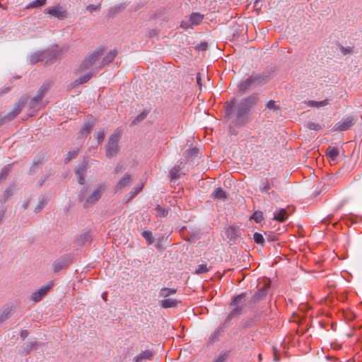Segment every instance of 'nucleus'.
Instances as JSON below:
<instances>
[{
	"instance_id": "1",
	"label": "nucleus",
	"mask_w": 362,
	"mask_h": 362,
	"mask_svg": "<svg viewBox=\"0 0 362 362\" xmlns=\"http://www.w3.org/2000/svg\"><path fill=\"white\" fill-rule=\"evenodd\" d=\"M105 48L98 47L93 52L88 53L81 62L78 72L81 73L86 70L97 74L103 66L112 62L117 52L116 49L110 50L104 57Z\"/></svg>"
},
{
	"instance_id": "2",
	"label": "nucleus",
	"mask_w": 362,
	"mask_h": 362,
	"mask_svg": "<svg viewBox=\"0 0 362 362\" xmlns=\"http://www.w3.org/2000/svg\"><path fill=\"white\" fill-rule=\"evenodd\" d=\"M258 100L259 95L257 93H253L243 98L236 105L235 101H231L226 105V110L228 114H230L233 109H234L236 124L244 126L250 122V112L251 109L256 105Z\"/></svg>"
},
{
	"instance_id": "3",
	"label": "nucleus",
	"mask_w": 362,
	"mask_h": 362,
	"mask_svg": "<svg viewBox=\"0 0 362 362\" xmlns=\"http://www.w3.org/2000/svg\"><path fill=\"white\" fill-rule=\"evenodd\" d=\"M106 188L107 185L105 183L95 186L92 190H89L88 187L84 186L78 193V202L84 208H89L100 199Z\"/></svg>"
},
{
	"instance_id": "4",
	"label": "nucleus",
	"mask_w": 362,
	"mask_h": 362,
	"mask_svg": "<svg viewBox=\"0 0 362 362\" xmlns=\"http://www.w3.org/2000/svg\"><path fill=\"white\" fill-rule=\"evenodd\" d=\"M247 293H242L235 296L230 303L233 307L232 310L226 319V322H230L232 319L238 317L241 315L245 313L247 309L253 308L254 305H249Z\"/></svg>"
},
{
	"instance_id": "5",
	"label": "nucleus",
	"mask_w": 362,
	"mask_h": 362,
	"mask_svg": "<svg viewBox=\"0 0 362 362\" xmlns=\"http://www.w3.org/2000/svg\"><path fill=\"white\" fill-rule=\"evenodd\" d=\"M62 57V50L52 49L33 53L30 55V61L32 64H36L39 62H45V64H52Z\"/></svg>"
},
{
	"instance_id": "6",
	"label": "nucleus",
	"mask_w": 362,
	"mask_h": 362,
	"mask_svg": "<svg viewBox=\"0 0 362 362\" xmlns=\"http://www.w3.org/2000/svg\"><path fill=\"white\" fill-rule=\"evenodd\" d=\"M269 80L268 73L253 74L245 81L239 85V92L244 94L247 92L250 86H259L265 84Z\"/></svg>"
},
{
	"instance_id": "7",
	"label": "nucleus",
	"mask_w": 362,
	"mask_h": 362,
	"mask_svg": "<svg viewBox=\"0 0 362 362\" xmlns=\"http://www.w3.org/2000/svg\"><path fill=\"white\" fill-rule=\"evenodd\" d=\"M122 130L117 129L109 137L107 144L105 146V155L108 158L116 156L120 150L119 141L122 137Z\"/></svg>"
},
{
	"instance_id": "8",
	"label": "nucleus",
	"mask_w": 362,
	"mask_h": 362,
	"mask_svg": "<svg viewBox=\"0 0 362 362\" xmlns=\"http://www.w3.org/2000/svg\"><path fill=\"white\" fill-rule=\"evenodd\" d=\"M27 100L28 97H22L19 101L15 104L13 110L11 112H8L4 117L0 118V126H1L5 122L13 119L21 112Z\"/></svg>"
},
{
	"instance_id": "9",
	"label": "nucleus",
	"mask_w": 362,
	"mask_h": 362,
	"mask_svg": "<svg viewBox=\"0 0 362 362\" xmlns=\"http://www.w3.org/2000/svg\"><path fill=\"white\" fill-rule=\"evenodd\" d=\"M270 285V281H264L262 287H261L248 301L249 305H255L256 303L264 299L268 293Z\"/></svg>"
},
{
	"instance_id": "10",
	"label": "nucleus",
	"mask_w": 362,
	"mask_h": 362,
	"mask_svg": "<svg viewBox=\"0 0 362 362\" xmlns=\"http://www.w3.org/2000/svg\"><path fill=\"white\" fill-rule=\"evenodd\" d=\"M54 281H50L45 285L40 287L38 290L33 292L30 296V300L35 303L40 302L53 287Z\"/></svg>"
},
{
	"instance_id": "11",
	"label": "nucleus",
	"mask_w": 362,
	"mask_h": 362,
	"mask_svg": "<svg viewBox=\"0 0 362 362\" xmlns=\"http://www.w3.org/2000/svg\"><path fill=\"white\" fill-rule=\"evenodd\" d=\"M45 13L49 14L54 17L57 18L59 20H64L67 18L68 13L61 6H57L51 8H47L44 11Z\"/></svg>"
},
{
	"instance_id": "12",
	"label": "nucleus",
	"mask_w": 362,
	"mask_h": 362,
	"mask_svg": "<svg viewBox=\"0 0 362 362\" xmlns=\"http://www.w3.org/2000/svg\"><path fill=\"white\" fill-rule=\"evenodd\" d=\"M356 121L353 117H348L344 118L341 122H339L334 127V131H346L351 128L354 124Z\"/></svg>"
},
{
	"instance_id": "13",
	"label": "nucleus",
	"mask_w": 362,
	"mask_h": 362,
	"mask_svg": "<svg viewBox=\"0 0 362 362\" xmlns=\"http://www.w3.org/2000/svg\"><path fill=\"white\" fill-rule=\"evenodd\" d=\"M133 178L130 174L126 173L124 176L117 182L115 186V192H118L129 186L132 182Z\"/></svg>"
},
{
	"instance_id": "14",
	"label": "nucleus",
	"mask_w": 362,
	"mask_h": 362,
	"mask_svg": "<svg viewBox=\"0 0 362 362\" xmlns=\"http://www.w3.org/2000/svg\"><path fill=\"white\" fill-rule=\"evenodd\" d=\"M88 160H84L76 170V174L78 176V182L81 185H83L85 182L84 174L88 168Z\"/></svg>"
},
{
	"instance_id": "15",
	"label": "nucleus",
	"mask_w": 362,
	"mask_h": 362,
	"mask_svg": "<svg viewBox=\"0 0 362 362\" xmlns=\"http://www.w3.org/2000/svg\"><path fill=\"white\" fill-rule=\"evenodd\" d=\"M70 264V259L68 257H62L55 260L52 264L53 271L58 272L60 270L66 268Z\"/></svg>"
},
{
	"instance_id": "16",
	"label": "nucleus",
	"mask_w": 362,
	"mask_h": 362,
	"mask_svg": "<svg viewBox=\"0 0 362 362\" xmlns=\"http://www.w3.org/2000/svg\"><path fill=\"white\" fill-rule=\"evenodd\" d=\"M13 310V306L6 305L0 309V323L4 322L11 315Z\"/></svg>"
},
{
	"instance_id": "17",
	"label": "nucleus",
	"mask_w": 362,
	"mask_h": 362,
	"mask_svg": "<svg viewBox=\"0 0 362 362\" xmlns=\"http://www.w3.org/2000/svg\"><path fill=\"white\" fill-rule=\"evenodd\" d=\"M288 218V214L286 209H280L274 213V219L279 222H284Z\"/></svg>"
},
{
	"instance_id": "18",
	"label": "nucleus",
	"mask_w": 362,
	"mask_h": 362,
	"mask_svg": "<svg viewBox=\"0 0 362 362\" xmlns=\"http://www.w3.org/2000/svg\"><path fill=\"white\" fill-rule=\"evenodd\" d=\"M153 357V351L150 350H146L142 351L139 355L135 358V362H142L143 360H152Z\"/></svg>"
},
{
	"instance_id": "19",
	"label": "nucleus",
	"mask_w": 362,
	"mask_h": 362,
	"mask_svg": "<svg viewBox=\"0 0 362 362\" xmlns=\"http://www.w3.org/2000/svg\"><path fill=\"white\" fill-rule=\"evenodd\" d=\"M339 155L338 148L329 146L326 150V156L331 160H335Z\"/></svg>"
},
{
	"instance_id": "20",
	"label": "nucleus",
	"mask_w": 362,
	"mask_h": 362,
	"mask_svg": "<svg viewBox=\"0 0 362 362\" xmlns=\"http://www.w3.org/2000/svg\"><path fill=\"white\" fill-rule=\"evenodd\" d=\"M94 126V121L88 122L84 124L83 127L79 132V134L81 137H85L90 134Z\"/></svg>"
},
{
	"instance_id": "21",
	"label": "nucleus",
	"mask_w": 362,
	"mask_h": 362,
	"mask_svg": "<svg viewBox=\"0 0 362 362\" xmlns=\"http://www.w3.org/2000/svg\"><path fill=\"white\" fill-rule=\"evenodd\" d=\"M51 86H52V83L51 82L47 81V82L44 83L42 84V86L40 88V89L37 91V93L36 95L37 98H40V99L42 100V98L46 94V93L50 88Z\"/></svg>"
},
{
	"instance_id": "22",
	"label": "nucleus",
	"mask_w": 362,
	"mask_h": 362,
	"mask_svg": "<svg viewBox=\"0 0 362 362\" xmlns=\"http://www.w3.org/2000/svg\"><path fill=\"white\" fill-rule=\"evenodd\" d=\"M92 240V235L90 232H86L80 235L77 239L79 245H85L86 243L90 242Z\"/></svg>"
},
{
	"instance_id": "23",
	"label": "nucleus",
	"mask_w": 362,
	"mask_h": 362,
	"mask_svg": "<svg viewBox=\"0 0 362 362\" xmlns=\"http://www.w3.org/2000/svg\"><path fill=\"white\" fill-rule=\"evenodd\" d=\"M178 303H180V301L175 299L168 298L161 300L160 305L164 308H175L177 305Z\"/></svg>"
},
{
	"instance_id": "24",
	"label": "nucleus",
	"mask_w": 362,
	"mask_h": 362,
	"mask_svg": "<svg viewBox=\"0 0 362 362\" xmlns=\"http://www.w3.org/2000/svg\"><path fill=\"white\" fill-rule=\"evenodd\" d=\"M306 105L309 107H324V106H326L327 105L329 104V99H325L324 100H322V101H315V100H308V102L305 103Z\"/></svg>"
},
{
	"instance_id": "25",
	"label": "nucleus",
	"mask_w": 362,
	"mask_h": 362,
	"mask_svg": "<svg viewBox=\"0 0 362 362\" xmlns=\"http://www.w3.org/2000/svg\"><path fill=\"white\" fill-rule=\"evenodd\" d=\"M143 185L135 186L131 192L128 194L126 198V202H128L134 199L143 189Z\"/></svg>"
},
{
	"instance_id": "26",
	"label": "nucleus",
	"mask_w": 362,
	"mask_h": 362,
	"mask_svg": "<svg viewBox=\"0 0 362 362\" xmlns=\"http://www.w3.org/2000/svg\"><path fill=\"white\" fill-rule=\"evenodd\" d=\"M211 197L214 199L225 200L227 198V195L224 190L218 187L214 191Z\"/></svg>"
},
{
	"instance_id": "27",
	"label": "nucleus",
	"mask_w": 362,
	"mask_h": 362,
	"mask_svg": "<svg viewBox=\"0 0 362 362\" xmlns=\"http://www.w3.org/2000/svg\"><path fill=\"white\" fill-rule=\"evenodd\" d=\"M95 74V73L89 71L86 75L75 80V81H74L75 86L83 84V83L88 82L91 78V77Z\"/></svg>"
},
{
	"instance_id": "28",
	"label": "nucleus",
	"mask_w": 362,
	"mask_h": 362,
	"mask_svg": "<svg viewBox=\"0 0 362 362\" xmlns=\"http://www.w3.org/2000/svg\"><path fill=\"white\" fill-rule=\"evenodd\" d=\"M182 162L179 165H175L170 171V176L172 180H177L180 177V171L182 169Z\"/></svg>"
},
{
	"instance_id": "29",
	"label": "nucleus",
	"mask_w": 362,
	"mask_h": 362,
	"mask_svg": "<svg viewBox=\"0 0 362 362\" xmlns=\"http://www.w3.org/2000/svg\"><path fill=\"white\" fill-rule=\"evenodd\" d=\"M204 15L199 13H192L190 15L189 21L192 25H199L203 20Z\"/></svg>"
},
{
	"instance_id": "30",
	"label": "nucleus",
	"mask_w": 362,
	"mask_h": 362,
	"mask_svg": "<svg viewBox=\"0 0 362 362\" xmlns=\"http://www.w3.org/2000/svg\"><path fill=\"white\" fill-rule=\"evenodd\" d=\"M175 293L176 290L175 288H163L160 291L159 296L160 297L166 298Z\"/></svg>"
},
{
	"instance_id": "31",
	"label": "nucleus",
	"mask_w": 362,
	"mask_h": 362,
	"mask_svg": "<svg viewBox=\"0 0 362 362\" xmlns=\"http://www.w3.org/2000/svg\"><path fill=\"white\" fill-rule=\"evenodd\" d=\"M154 210L156 212L155 214L157 217H165L168 214V210L165 209L160 205H158Z\"/></svg>"
},
{
	"instance_id": "32",
	"label": "nucleus",
	"mask_w": 362,
	"mask_h": 362,
	"mask_svg": "<svg viewBox=\"0 0 362 362\" xmlns=\"http://www.w3.org/2000/svg\"><path fill=\"white\" fill-rule=\"evenodd\" d=\"M270 182L267 178L262 180L259 189L262 192H267L270 189Z\"/></svg>"
},
{
	"instance_id": "33",
	"label": "nucleus",
	"mask_w": 362,
	"mask_h": 362,
	"mask_svg": "<svg viewBox=\"0 0 362 362\" xmlns=\"http://www.w3.org/2000/svg\"><path fill=\"white\" fill-rule=\"evenodd\" d=\"M13 194V187H10L8 188H7L5 192H4V194L1 199V203H5L7 202V200L8 199V198L12 196Z\"/></svg>"
},
{
	"instance_id": "34",
	"label": "nucleus",
	"mask_w": 362,
	"mask_h": 362,
	"mask_svg": "<svg viewBox=\"0 0 362 362\" xmlns=\"http://www.w3.org/2000/svg\"><path fill=\"white\" fill-rule=\"evenodd\" d=\"M306 127L310 130L320 131L322 129L323 125L313 122H308L306 124Z\"/></svg>"
},
{
	"instance_id": "35",
	"label": "nucleus",
	"mask_w": 362,
	"mask_h": 362,
	"mask_svg": "<svg viewBox=\"0 0 362 362\" xmlns=\"http://www.w3.org/2000/svg\"><path fill=\"white\" fill-rule=\"evenodd\" d=\"M78 151H79L78 148H76V149L69 151L66 155L65 160H64L65 163H66L69 162L71 159L75 158L77 156Z\"/></svg>"
},
{
	"instance_id": "36",
	"label": "nucleus",
	"mask_w": 362,
	"mask_h": 362,
	"mask_svg": "<svg viewBox=\"0 0 362 362\" xmlns=\"http://www.w3.org/2000/svg\"><path fill=\"white\" fill-rule=\"evenodd\" d=\"M209 269L207 267L206 264H202L197 266V269L194 271V274H202L208 272Z\"/></svg>"
},
{
	"instance_id": "37",
	"label": "nucleus",
	"mask_w": 362,
	"mask_h": 362,
	"mask_svg": "<svg viewBox=\"0 0 362 362\" xmlns=\"http://www.w3.org/2000/svg\"><path fill=\"white\" fill-rule=\"evenodd\" d=\"M41 100H42L40 98H37V97L36 95L35 97H33V98H31L29 102L30 108L38 110L39 108L37 107V106L40 104V103L41 102Z\"/></svg>"
},
{
	"instance_id": "38",
	"label": "nucleus",
	"mask_w": 362,
	"mask_h": 362,
	"mask_svg": "<svg viewBox=\"0 0 362 362\" xmlns=\"http://www.w3.org/2000/svg\"><path fill=\"white\" fill-rule=\"evenodd\" d=\"M148 115V112H146V111H143L142 112H141L138 116H136L134 120L132 121V125H135L138 122H140L141 121H143Z\"/></svg>"
},
{
	"instance_id": "39",
	"label": "nucleus",
	"mask_w": 362,
	"mask_h": 362,
	"mask_svg": "<svg viewBox=\"0 0 362 362\" xmlns=\"http://www.w3.org/2000/svg\"><path fill=\"white\" fill-rule=\"evenodd\" d=\"M142 236L146 240L148 245H151L154 242L152 233L149 230H144L142 233Z\"/></svg>"
},
{
	"instance_id": "40",
	"label": "nucleus",
	"mask_w": 362,
	"mask_h": 362,
	"mask_svg": "<svg viewBox=\"0 0 362 362\" xmlns=\"http://www.w3.org/2000/svg\"><path fill=\"white\" fill-rule=\"evenodd\" d=\"M11 170V165H8L6 166H4L2 170H1V172L0 173V181H2L4 180H5L9 173Z\"/></svg>"
},
{
	"instance_id": "41",
	"label": "nucleus",
	"mask_w": 362,
	"mask_h": 362,
	"mask_svg": "<svg viewBox=\"0 0 362 362\" xmlns=\"http://www.w3.org/2000/svg\"><path fill=\"white\" fill-rule=\"evenodd\" d=\"M37 346V343L35 341L30 342L28 344H27L26 347L24 349L23 354L25 355L29 354L30 352L34 349H36Z\"/></svg>"
},
{
	"instance_id": "42",
	"label": "nucleus",
	"mask_w": 362,
	"mask_h": 362,
	"mask_svg": "<svg viewBox=\"0 0 362 362\" xmlns=\"http://www.w3.org/2000/svg\"><path fill=\"white\" fill-rule=\"evenodd\" d=\"M47 0H35L30 4V8H39L46 4Z\"/></svg>"
},
{
	"instance_id": "43",
	"label": "nucleus",
	"mask_w": 362,
	"mask_h": 362,
	"mask_svg": "<svg viewBox=\"0 0 362 362\" xmlns=\"http://www.w3.org/2000/svg\"><path fill=\"white\" fill-rule=\"evenodd\" d=\"M253 239L255 242L257 244L262 245L264 242V238L263 235L259 233H255V234L253 235Z\"/></svg>"
},
{
	"instance_id": "44",
	"label": "nucleus",
	"mask_w": 362,
	"mask_h": 362,
	"mask_svg": "<svg viewBox=\"0 0 362 362\" xmlns=\"http://www.w3.org/2000/svg\"><path fill=\"white\" fill-rule=\"evenodd\" d=\"M226 232L228 233V237L230 239H233V238H235L237 235V234H236L237 230L234 226L228 227Z\"/></svg>"
},
{
	"instance_id": "45",
	"label": "nucleus",
	"mask_w": 362,
	"mask_h": 362,
	"mask_svg": "<svg viewBox=\"0 0 362 362\" xmlns=\"http://www.w3.org/2000/svg\"><path fill=\"white\" fill-rule=\"evenodd\" d=\"M252 218L257 222L260 223L263 220L262 212H255L252 215Z\"/></svg>"
},
{
	"instance_id": "46",
	"label": "nucleus",
	"mask_w": 362,
	"mask_h": 362,
	"mask_svg": "<svg viewBox=\"0 0 362 362\" xmlns=\"http://www.w3.org/2000/svg\"><path fill=\"white\" fill-rule=\"evenodd\" d=\"M266 107L268 109L274 110H276L279 108V105H276L275 103V101H274V100H269V102H267Z\"/></svg>"
},
{
	"instance_id": "47",
	"label": "nucleus",
	"mask_w": 362,
	"mask_h": 362,
	"mask_svg": "<svg viewBox=\"0 0 362 362\" xmlns=\"http://www.w3.org/2000/svg\"><path fill=\"white\" fill-rule=\"evenodd\" d=\"M42 158H35V159L33 160V165L30 168V170L31 171H34L35 166L37 165L42 164Z\"/></svg>"
},
{
	"instance_id": "48",
	"label": "nucleus",
	"mask_w": 362,
	"mask_h": 362,
	"mask_svg": "<svg viewBox=\"0 0 362 362\" xmlns=\"http://www.w3.org/2000/svg\"><path fill=\"white\" fill-rule=\"evenodd\" d=\"M197 153H198V151L196 148L189 149L185 151V156L188 157V156H197Z\"/></svg>"
},
{
	"instance_id": "49",
	"label": "nucleus",
	"mask_w": 362,
	"mask_h": 362,
	"mask_svg": "<svg viewBox=\"0 0 362 362\" xmlns=\"http://www.w3.org/2000/svg\"><path fill=\"white\" fill-rule=\"evenodd\" d=\"M104 139H105L104 132L102 131L100 132H98L97 134V140H98V144H101L103 141Z\"/></svg>"
},
{
	"instance_id": "50",
	"label": "nucleus",
	"mask_w": 362,
	"mask_h": 362,
	"mask_svg": "<svg viewBox=\"0 0 362 362\" xmlns=\"http://www.w3.org/2000/svg\"><path fill=\"white\" fill-rule=\"evenodd\" d=\"M99 8H100V5L90 4V5H88L86 7V9L88 11H89L90 12H93V11H97L98 9H99Z\"/></svg>"
},
{
	"instance_id": "51",
	"label": "nucleus",
	"mask_w": 362,
	"mask_h": 362,
	"mask_svg": "<svg viewBox=\"0 0 362 362\" xmlns=\"http://www.w3.org/2000/svg\"><path fill=\"white\" fill-rule=\"evenodd\" d=\"M119 9H120V6H116V7L110 8L108 12V16H114Z\"/></svg>"
},
{
	"instance_id": "52",
	"label": "nucleus",
	"mask_w": 362,
	"mask_h": 362,
	"mask_svg": "<svg viewBox=\"0 0 362 362\" xmlns=\"http://www.w3.org/2000/svg\"><path fill=\"white\" fill-rule=\"evenodd\" d=\"M221 332L220 330L216 331L214 334L211 336V341L214 342L216 340H218L219 336L221 335Z\"/></svg>"
},
{
	"instance_id": "53",
	"label": "nucleus",
	"mask_w": 362,
	"mask_h": 362,
	"mask_svg": "<svg viewBox=\"0 0 362 362\" xmlns=\"http://www.w3.org/2000/svg\"><path fill=\"white\" fill-rule=\"evenodd\" d=\"M226 354H223L219 356L216 359L213 361L212 362H226Z\"/></svg>"
},
{
	"instance_id": "54",
	"label": "nucleus",
	"mask_w": 362,
	"mask_h": 362,
	"mask_svg": "<svg viewBox=\"0 0 362 362\" xmlns=\"http://www.w3.org/2000/svg\"><path fill=\"white\" fill-rule=\"evenodd\" d=\"M207 47H208V44L207 42H201L199 45H198V49L199 50H206L207 49Z\"/></svg>"
},
{
	"instance_id": "55",
	"label": "nucleus",
	"mask_w": 362,
	"mask_h": 362,
	"mask_svg": "<svg viewBox=\"0 0 362 362\" xmlns=\"http://www.w3.org/2000/svg\"><path fill=\"white\" fill-rule=\"evenodd\" d=\"M28 334L29 333H28V330L23 329V330H21L20 335L24 339L28 336Z\"/></svg>"
},
{
	"instance_id": "56",
	"label": "nucleus",
	"mask_w": 362,
	"mask_h": 362,
	"mask_svg": "<svg viewBox=\"0 0 362 362\" xmlns=\"http://www.w3.org/2000/svg\"><path fill=\"white\" fill-rule=\"evenodd\" d=\"M122 165L120 163H118L115 169V173H119L122 171Z\"/></svg>"
},
{
	"instance_id": "57",
	"label": "nucleus",
	"mask_w": 362,
	"mask_h": 362,
	"mask_svg": "<svg viewBox=\"0 0 362 362\" xmlns=\"http://www.w3.org/2000/svg\"><path fill=\"white\" fill-rule=\"evenodd\" d=\"M43 206H44V204L42 202H41V204L39 206L35 207V212L37 213V212L40 211L41 209L43 208Z\"/></svg>"
},
{
	"instance_id": "58",
	"label": "nucleus",
	"mask_w": 362,
	"mask_h": 362,
	"mask_svg": "<svg viewBox=\"0 0 362 362\" xmlns=\"http://www.w3.org/2000/svg\"><path fill=\"white\" fill-rule=\"evenodd\" d=\"M4 214H5V210H2L0 211V223L1 222V221L3 220V218L4 217Z\"/></svg>"
},
{
	"instance_id": "59",
	"label": "nucleus",
	"mask_w": 362,
	"mask_h": 362,
	"mask_svg": "<svg viewBox=\"0 0 362 362\" xmlns=\"http://www.w3.org/2000/svg\"><path fill=\"white\" fill-rule=\"evenodd\" d=\"M28 204H29V201H28H28H26V202H25V203L23 204V209H27V207H28Z\"/></svg>"
},
{
	"instance_id": "60",
	"label": "nucleus",
	"mask_w": 362,
	"mask_h": 362,
	"mask_svg": "<svg viewBox=\"0 0 362 362\" xmlns=\"http://www.w3.org/2000/svg\"><path fill=\"white\" fill-rule=\"evenodd\" d=\"M102 298H103V299L104 300H105V301H106V300H107V293H103L102 294Z\"/></svg>"
},
{
	"instance_id": "61",
	"label": "nucleus",
	"mask_w": 362,
	"mask_h": 362,
	"mask_svg": "<svg viewBox=\"0 0 362 362\" xmlns=\"http://www.w3.org/2000/svg\"><path fill=\"white\" fill-rule=\"evenodd\" d=\"M274 178H273L271 180H269V182H270V187L274 186Z\"/></svg>"
},
{
	"instance_id": "62",
	"label": "nucleus",
	"mask_w": 362,
	"mask_h": 362,
	"mask_svg": "<svg viewBox=\"0 0 362 362\" xmlns=\"http://www.w3.org/2000/svg\"><path fill=\"white\" fill-rule=\"evenodd\" d=\"M274 360L276 361H279V358L277 357V356L276 354L274 355Z\"/></svg>"
},
{
	"instance_id": "63",
	"label": "nucleus",
	"mask_w": 362,
	"mask_h": 362,
	"mask_svg": "<svg viewBox=\"0 0 362 362\" xmlns=\"http://www.w3.org/2000/svg\"><path fill=\"white\" fill-rule=\"evenodd\" d=\"M197 83H200V78L197 76Z\"/></svg>"
},
{
	"instance_id": "64",
	"label": "nucleus",
	"mask_w": 362,
	"mask_h": 362,
	"mask_svg": "<svg viewBox=\"0 0 362 362\" xmlns=\"http://www.w3.org/2000/svg\"><path fill=\"white\" fill-rule=\"evenodd\" d=\"M258 358H259V360L262 359V354H259Z\"/></svg>"
}]
</instances>
